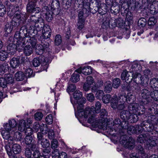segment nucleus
Listing matches in <instances>:
<instances>
[{
  "mask_svg": "<svg viewBox=\"0 0 158 158\" xmlns=\"http://www.w3.org/2000/svg\"><path fill=\"white\" fill-rule=\"evenodd\" d=\"M6 8L2 3L0 2V17H3L6 14Z\"/></svg>",
  "mask_w": 158,
  "mask_h": 158,
  "instance_id": "nucleus-47",
  "label": "nucleus"
},
{
  "mask_svg": "<svg viewBox=\"0 0 158 158\" xmlns=\"http://www.w3.org/2000/svg\"><path fill=\"white\" fill-rule=\"evenodd\" d=\"M127 101L128 102H133L135 99V95L133 93L130 92L128 93L127 95Z\"/></svg>",
  "mask_w": 158,
  "mask_h": 158,
  "instance_id": "nucleus-53",
  "label": "nucleus"
},
{
  "mask_svg": "<svg viewBox=\"0 0 158 158\" xmlns=\"http://www.w3.org/2000/svg\"><path fill=\"white\" fill-rule=\"evenodd\" d=\"M104 92L102 90H98L96 91L95 96L97 99H100L104 96Z\"/></svg>",
  "mask_w": 158,
  "mask_h": 158,
  "instance_id": "nucleus-52",
  "label": "nucleus"
},
{
  "mask_svg": "<svg viewBox=\"0 0 158 158\" xmlns=\"http://www.w3.org/2000/svg\"><path fill=\"white\" fill-rule=\"evenodd\" d=\"M9 68V66L6 62H4L2 64H0V74H4L6 72Z\"/></svg>",
  "mask_w": 158,
  "mask_h": 158,
  "instance_id": "nucleus-36",
  "label": "nucleus"
},
{
  "mask_svg": "<svg viewBox=\"0 0 158 158\" xmlns=\"http://www.w3.org/2000/svg\"><path fill=\"white\" fill-rule=\"evenodd\" d=\"M104 90L106 93H109L112 89V83L110 81H107L104 84Z\"/></svg>",
  "mask_w": 158,
  "mask_h": 158,
  "instance_id": "nucleus-39",
  "label": "nucleus"
},
{
  "mask_svg": "<svg viewBox=\"0 0 158 158\" xmlns=\"http://www.w3.org/2000/svg\"><path fill=\"white\" fill-rule=\"evenodd\" d=\"M25 143L27 145H30L29 147L31 150H34L33 147H35L34 144V141L32 142V138L31 136H26L25 139Z\"/></svg>",
  "mask_w": 158,
  "mask_h": 158,
  "instance_id": "nucleus-33",
  "label": "nucleus"
},
{
  "mask_svg": "<svg viewBox=\"0 0 158 158\" xmlns=\"http://www.w3.org/2000/svg\"><path fill=\"white\" fill-rule=\"evenodd\" d=\"M61 42V36L60 35H57L55 38V43L56 45H59Z\"/></svg>",
  "mask_w": 158,
  "mask_h": 158,
  "instance_id": "nucleus-58",
  "label": "nucleus"
},
{
  "mask_svg": "<svg viewBox=\"0 0 158 158\" xmlns=\"http://www.w3.org/2000/svg\"><path fill=\"white\" fill-rule=\"evenodd\" d=\"M107 121V119L106 118V122H105L106 123V124H107L106 126V125H104V123H103V126L105 128V130L108 129V130L109 131V133L110 134L114 135V133H113V132L114 131L115 132H116V131L118 130L117 128H119L120 127L121 123L119 119L118 118H116L114 120L113 122V127L112 128L111 127L110 128L109 127H108ZM103 130H104L103 129Z\"/></svg>",
  "mask_w": 158,
  "mask_h": 158,
  "instance_id": "nucleus-15",
  "label": "nucleus"
},
{
  "mask_svg": "<svg viewBox=\"0 0 158 158\" xmlns=\"http://www.w3.org/2000/svg\"><path fill=\"white\" fill-rule=\"evenodd\" d=\"M35 42L33 44V41L31 40H28L27 42L26 41L23 46V49L19 52H21L22 50L23 51V52L26 56H29L33 52V48H34L36 46L37 44V40L34 37Z\"/></svg>",
  "mask_w": 158,
  "mask_h": 158,
  "instance_id": "nucleus-9",
  "label": "nucleus"
},
{
  "mask_svg": "<svg viewBox=\"0 0 158 158\" xmlns=\"http://www.w3.org/2000/svg\"><path fill=\"white\" fill-rule=\"evenodd\" d=\"M22 1L21 0H19L18 3L17 4V6H15L12 5H10L9 6V7L7 8L8 10V9L9 11H8L9 15H10L11 16L14 15L15 12L16 11H19L20 13V11L19 10V6H20L22 5ZM21 18L25 20L26 19V17L23 15L21 13Z\"/></svg>",
  "mask_w": 158,
  "mask_h": 158,
  "instance_id": "nucleus-17",
  "label": "nucleus"
},
{
  "mask_svg": "<svg viewBox=\"0 0 158 158\" xmlns=\"http://www.w3.org/2000/svg\"><path fill=\"white\" fill-rule=\"evenodd\" d=\"M113 97L114 96L112 97L111 95L109 94H106L104 95L102 98V100L103 103L104 104H108L110 102L111 106V100Z\"/></svg>",
  "mask_w": 158,
  "mask_h": 158,
  "instance_id": "nucleus-35",
  "label": "nucleus"
},
{
  "mask_svg": "<svg viewBox=\"0 0 158 158\" xmlns=\"http://www.w3.org/2000/svg\"><path fill=\"white\" fill-rule=\"evenodd\" d=\"M26 126V124L25 120H21L19 122L18 128V130L22 132L25 130Z\"/></svg>",
  "mask_w": 158,
  "mask_h": 158,
  "instance_id": "nucleus-45",
  "label": "nucleus"
},
{
  "mask_svg": "<svg viewBox=\"0 0 158 158\" xmlns=\"http://www.w3.org/2000/svg\"><path fill=\"white\" fill-rule=\"evenodd\" d=\"M10 65L13 68L18 67L20 64V61L18 58L13 57L10 61Z\"/></svg>",
  "mask_w": 158,
  "mask_h": 158,
  "instance_id": "nucleus-34",
  "label": "nucleus"
},
{
  "mask_svg": "<svg viewBox=\"0 0 158 158\" xmlns=\"http://www.w3.org/2000/svg\"><path fill=\"white\" fill-rule=\"evenodd\" d=\"M150 85L152 88L153 89L158 88V83L157 79L154 78L151 79L150 82Z\"/></svg>",
  "mask_w": 158,
  "mask_h": 158,
  "instance_id": "nucleus-46",
  "label": "nucleus"
},
{
  "mask_svg": "<svg viewBox=\"0 0 158 158\" xmlns=\"http://www.w3.org/2000/svg\"><path fill=\"white\" fill-rule=\"evenodd\" d=\"M70 95V101L71 103L73 105V107L75 109L76 108L77 110V106L78 105H80L82 104V105L86 102V99L85 98H81L82 97V93L80 92L79 90H76L73 93V96L76 101H73L72 99V96L71 94ZM77 111V110L76 112ZM76 112H75V113Z\"/></svg>",
  "mask_w": 158,
  "mask_h": 158,
  "instance_id": "nucleus-8",
  "label": "nucleus"
},
{
  "mask_svg": "<svg viewBox=\"0 0 158 158\" xmlns=\"http://www.w3.org/2000/svg\"><path fill=\"white\" fill-rule=\"evenodd\" d=\"M44 150H46V151L48 150L49 151V154L50 156V149H44L42 153V155H41V154L40 152V151L37 149H35L34 152L33 154V158H43V156H44Z\"/></svg>",
  "mask_w": 158,
  "mask_h": 158,
  "instance_id": "nucleus-32",
  "label": "nucleus"
},
{
  "mask_svg": "<svg viewBox=\"0 0 158 158\" xmlns=\"http://www.w3.org/2000/svg\"><path fill=\"white\" fill-rule=\"evenodd\" d=\"M142 109H144V106L140 105L136 103L130 104L128 107V111L123 110L120 114V118L123 120V121H127L131 123L136 122L138 120V115L140 114L138 111Z\"/></svg>",
  "mask_w": 158,
  "mask_h": 158,
  "instance_id": "nucleus-2",
  "label": "nucleus"
},
{
  "mask_svg": "<svg viewBox=\"0 0 158 158\" xmlns=\"http://www.w3.org/2000/svg\"><path fill=\"white\" fill-rule=\"evenodd\" d=\"M120 79L118 78L114 79L113 81L112 85L114 88H118L120 85Z\"/></svg>",
  "mask_w": 158,
  "mask_h": 158,
  "instance_id": "nucleus-55",
  "label": "nucleus"
},
{
  "mask_svg": "<svg viewBox=\"0 0 158 158\" xmlns=\"http://www.w3.org/2000/svg\"><path fill=\"white\" fill-rule=\"evenodd\" d=\"M8 56V53L6 51L1 50L0 51V60L4 61L6 60Z\"/></svg>",
  "mask_w": 158,
  "mask_h": 158,
  "instance_id": "nucleus-42",
  "label": "nucleus"
},
{
  "mask_svg": "<svg viewBox=\"0 0 158 158\" xmlns=\"http://www.w3.org/2000/svg\"><path fill=\"white\" fill-rule=\"evenodd\" d=\"M101 107V103L98 101L96 102L95 104V107L92 106L91 108H87L84 109V106L82 104L78 105L77 106V111L75 113V115L78 118L79 121L81 123L78 116L81 118H88V122L92 124V126L94 128H98L100 129L105 130V128L103 126L104 125L107 124L105 123L107 113L105 109H102L100 113V118L98 120H96L94 118V114L99 113L100 111Z\"/></svg>",
  "mask_w": 158,
  "mask_h": 158,
  "instance_id": "nucleus-1",
  "label": "nucleus"
},
{
  "mask_svg": "<svg viewBox=\"0 0 158 158\" xmlns=\"http://www.w3.org/2000/svg\"><path fill=\"white\" fill-rule=\"evenodd\" d=\"M92 68L89 66H86L84 67H80L76 70V72L79 73H82L85 75H89L92 73Z\"/></svg>",
  "mask_w": 158,
  "mask_h": 158,
  "instance_id": "nucleus-23",
  "label": "nucleus"
},
{
  "mask_svg": "<svg viewBox=\"0 0 158 158\" xmlns=\"http://www.w3.org/2000/svg\"><path fill=\"white\" fill-rule=\"evenodd\" d=\"M10 15V17L13 16V17L12 21L11 22L7 23L5 25L4 35L6 37L8 36L11 33L14 27L18 25L20 23V21L22 20V19H21V13L19 11H16L14 15L12 16Z\"/></svg>",
  "mask_w": 158,
  "mask_h": 158,
  "instance_id": "nucleus-5",
  "label": "nucleus"
},
{
  "mask_svg": "<svg viewBox=\"0 0 158 158\" xmlns=\"http://www.w3.org/2000/svg\"><path fill=\"white\" fill-rule=\"evenodd\" d=\"M84 20L83 19H78L77 25V27L79 30H82L84 27Z\"/></svg>",
  "mask_w": 158,
  "mask_h": 158,
  "instance_id": "nucleus-49",
  "label": "nucleus"
},
{
  "mask_svg": "<svg viewBox=\"0 0 158 158\" xmlns=\"http://www.w3.org/2000/svg\"><path fill=\"white\" fill-rule=\"evenodd\" d=\"M156 23V20L154 17H151L149 18L148 23L149 25H154Z\"/></svg>",
  "mask_w": 158,
  "mask_h": 158,
  "instance_id": "nucleus-64",
  "label": "nucleus"
},
{
  "mask_svg": "<svg viewBox=\"0 0 158 158\" xmlns=\"http://www.w3.org/2000/svg\"><path fill=\"white\" fill-rule=\"evenodd\" d=\"M111 107L114 110H122L124 109L125 106L123 102H120V101H118L117 96L114 95L111 100Z\"/></svg>",
  "mask_w": 158,
  "mask_h": 158,
  "instance_id": "nucleus-16",
  "label": "nucleus"
},
{
  "mask_svg": "<svg viewBox=\"0 0 158 158\" xmlns=\"http://www.w3.org/2000/svg\"><path fill=\"white\" fill-rule=\"evenodd\" d=\"M39 129L43 134L48 133V138L49 139H52L54 138V133L52 129L48 128L45 124L41 123H35L33 127V131L37 132Z\"/></svg>",
  "mask_w": 158,
  "mask_h": 158,
  "instance_id": "nucleus-7",
  "label": "nucleus"
},
{
  "mask_svg": "<svg viewBox=\"0 0 158 158\" xmlns=\"http://www.w3.org/2000/svg\"><path fill=\"white\" fill-rule=\"evenodd\" d=\"M135 0H119V4L121 6V11L126 15V18L129 23L133 22V15L132 13L129 11V9L136 8Z\"/></svg>",
  "mask_w": 158,
  "mask_h": 158,
  "instance_id": "nucleus-4",
  "label": "nucleus"
},
{
  "mask_svg": "<svg viewBox=\"0 0 158 158\" xmlns=\"http://www.w3.org/2000/svg\"><path fill=\"white\" fill-rule=\"evenodd\" d=\"M9 123L4 124L3 125L4 128L5 129L10 130H11L13 131H15V127L16 125V122L14 119H12L9 120Z\"/></svg>",
  "mask_w": 158,
  "mask_h": 158,
  "instance_id": "nucleus-29",
  "label": "nucleus"
},
{
  "mask_svg": "<svg viewBox=\"0 0 158 158\" xmlns=\"http://www.w3.org/2000/svg\"><path fill=\"white\" fill-rule=\"evenodd\" d=\"M2 136L4 139H8L10 137H12L14 139H19L21 137V133L18 131H15L11 130H7L5 129L1 132Z\"/></svg>",
  "mask_w": 158,
  "mask_h": 158,
  "instance_id": "nucleus-13",
  "label": "nucleus"
},
{
  "mask_svg": "<svg viewBox=\"0 0 158 158\" xmlns=\"http://www.w3.org/2000/svg\"><path fill=\"white\" fill-rule=\"evenodd\" d=\"M45 48L41 44H38L36 47L35 51L36 54L38 55H42L44 51Z\"/></svg>",
  "mask_w": 158,
  "mask_h": 158,
  "instance_id": "nucleus-38",
  "label": "nucleus"
},
{
  "mask_svg": "<svg viewBox=\"0 0 158 158\" xmlns=\"http://www.w3.org/2000/svg\"><path fill=\"white\" fill-rule=\"evenodd\" d=\"M120 6L118 2L114 0V2L112 4V6L110 7L111 12L114 14H117L119 12Z\"/></svg>",
  "mask_w": 158,
  "mask_h": 158,
  "instance_id": "nucleus-28",
  "label": "nucleus"
},
{
  "mask_svg": "<svg viewBox=\"0 0 158 158\" xmlns=\"http://www.w3.org/2000/svg\"><path fill=\"white\" fill-rule=\"evenodd\" d=\"M15 80L13 75L10 74H6L4 77L0 78V85L6 90L7 84H12L14 83Z\"/></svg>",
  "mask_w": 158,
  "mask_h": 158,
  "instance_id": "nucleus-11",
  "label": "nucleus"
},
{
  "mask_svg": "<svg viewBox=\"0 0 158 158\" xmlns=\"http://www.w3.org/2000/svg\"><path fill=\"white\" fill-rule=\"evenodd\" d=\"M150 71L149 69L145 70L144 75L140 77V84L143 86H146L148 85L149 78L151 76Z\"/></svg>",
  "mask_w": 158,
  "mask_h": 158,
  "instance_id": "nucleus-19",
  "label": "nucleus"
},
{
  "mask_svg": "<svg viewBox=\"0 0 158 158\" xmlns=\"http://www.w3.org/2000/svg\"><path fill=\"white\" fill-rule=\"evenodd\" d=\"M24 73L25 76L28 77H33L35 76V73L33 70L29 68L25 70Z\"/></svg>",
  "mask_w": 158,
  "mask_h": 158,
  "instance_id": "nucleus-44",
  "label": "nucleus"
},
{
  "mask_svg": "<svg viewBox=\"0 0 158 158\" xmlns=\"http://www.w3.org/2000/svg\"><path fill=\"white\" fill-rule=\"evenodd\" d=\"M118 101H120V102H123L124 103V102L126 101H127V102L128 103L127 101V95L125 94H122L120 95L118 98Z\"/></svg>",
  "mask_w": 158,
  "mask_h": 158,
  "instance_id": "nucleus-50",
  "label": "nucleus"
},
{
  "mask_svg": "<svg viewBox=\"0 0 158 158\" xmlns=\"http://www.w3.org/2000/svg\"><path fill=\"white\" fill-rule=\"evenodd\" d=\"M77 72H75L73 73L71 78V81L73 82L76 83L80 80V75L77 73Z\"/></svg>",
  "mask_w": 158,
  "mask_h": 158,
  "instance_id": "nucleus-43",
  "label": "nucleus"
},
{
  "mask_svg": "<svg viewBox=\"0 0 158 158\" xmlns=\"http://www.w3.org/2000/svg\"><path fill=\"white\" fill-rule=\"evenodd\" d=\"M32 152L31 150L29 148H27L26 149L25 152V156L27 158H32Z\"/></svg>",
  "mask_w": 158,
  "mask_h": 158,
  "instance_id": "nucleus-63",
  "label": "nucleus"
},
{
  "mask_svg": "<svg viewBox=\"0 0 158 158\" xmlns=\"http://www.w3.org/2000/svg\"><path fill=\"white\" fill-rule=\"evenodd\" d=\"M51 6L53 9H59L60 6L58 0H52L51 4Z\"/></svg>",
  "mask_w": 158,
  "mask_h": 158,
  "instance_id": "nucleus-48",
  "label": "nucleus"
},
{
  "mask_svg": "<svg viewBox=\"0 0 158 158\" xmlns=\"http://www.w3.org/2000/svg\"><path fill=\"white\" fill-rule=\"evenodd\" d=\"M85 82L89 84L91 86L92 85L95 86L96 85L93 77L90 76H89L87 77Z\"/></svg>",
  "mask_w": 158,
  "mask_h": 158,
  "instance_id": "nucleus-54",
  "label": "nucleus"
},
{
  "mask_svg": "<svg viewBox=\"0 0 158 158\" xmlns=\"http://www.w3.org/2000/svg\"><path fill=\"white\" fill-rule=\"evenodd\" d=\"M76 89V86L75 84L70 85L68 87L67 91L70 95V93L73 92Z\"/></svg>",
  "mask_w": 158,
  "mask_h": 158,
  "instance_id": "nucleus-56",
  "label": "nucleus"
},
{
  "mask_svg": "<svg viewBox=\"0 0 158 158\" xmlns=\"http://www.w3.org/2000/svg\"><path fill=\"white\" fill-rule=\"evenodd\" d=\"M140 128H142V127L139 125H137L135 126H130L127 128V132L130 135L133 133L138 134L142 130Z\"/></svg>",
  "mask_w": 158,
  "mask_h": 158,
  "instance_id": "nucleus-24",
  "label": "nucleus"
},
{
  "mask_svg": "<svg viewBox=\"0 0 158 158\" xmlns=\"http://www.w3.org/2000/svg\"><path fill=\"white\" fill-rule=\"evenodd\" d=\"M35 6V3L34 2H29L27 6V10L29 13L34 12L35 13H38L41 10L40 9L39 7Z\"/></svg>",
  "mask_w": 158,
  "mask_h": 158,
  "instance_id": "nucleus-21",
  "label": "nucleus"
},
{
  "mask_svg": "<svg viewBox=\"0 0 158 158\" xmlns=\"http://www.w3.org/2000/svg\"><path fill=\"white\" fill-rule=\"evenodd\" d=\"M146 19L144 18H141L138 21V25L140 28H143L145 27L147 24Z\"/></svg>",
  "mask_w": 158,
  "mask_h": 158,
  "instance_id": "nucleus-41",
  "label": "nucleus"
},
{
  "mask_svg": "<svg viewBox=\"0 0 158 158\" xmlns=\"http://www.w3.org/2000/svg\"><path fill=\"white\" fill-rule=\"evenodd\" d=\"M45 121L47 124H51L53 122V117L52 114H50L46 116Z\"/></svg>",
  "mask_w": 158,
  "mask_h": 158,
  "instance_id": "nucleus-61",
  "label": "nucleus"
},
{
  "mask_svg": "<svg viewBox=\"0 0 158 158\" xmlns=\"http://www.w3.org/2000/svg\"><path fill=\"white\" fill-rule=\"evenodd\" d=\"M158 94V90H153L151 92V100L152 99L155 101H157Z\"/></svg>",
  "mask_w": 158,
  "mask_h": 158,
  "instance_id": "nucleus-57",
  "label": "nucleus"
},
{
  "mask_svg": "<svg viewBox=\"0 0 158 158\" xmlns=\"http://www.w3.org/2000/svg\"><path fill=\"white\" fill-rule=\"evenodd\" d=\"M43 116L42 113L40 112H36L34 115V118L36 120H40L42 119Z\"/></svg>",
  "mask_w": 158,
  "mask_h": 158,
  "instance_id": "nucleus-59",
  "label": "nucleus"
},
{
  "mask_svg": "<svg viewBox=\"0 0 158 158\" xmlns=\"http://www.w3.org/2000/svg\"><path fill=\"white\" fill-rule=\"evenodd\" d=\"M24 74L22 71H19L15 74V77L16 81H20L23 80L25 77Z\"/></svg>",
  "mask_w": 158,
  "mask_h": 158,
  "instance_id": "nucleus-37",
  "label": "nucleus"
},
{
  "mask_svg": "<svg viewBox=\"0 0 158 158\" xmlns=\"http://www.w3.org/2000/svg\"><path fill=\"white\" fill-rule=\"evenodd\" d=\"M50 27L48 25H44L42 28V33L43 36L45 39L49 38L51 36Z\"/></svg>",
  "mask_w": 158,
  "mask_h": 158,
  "instance_id": "nucleus-27",
  "label": "nucleus"
},
{
  "mask_svg": "<svg viewBox=\"0 0 158 158\" xmlns=\"http://www.w3.org/2000/svg\"><path fill=\"white\" fill-rule=\"evenodd\" d=\"M120 143L126 148L131 149L135 146L134 140L132 139L126 135H123L120 137Z\"/></svg>",
  "mask_w": 158,
  "mask_h": 158,
  "instance_id": "nucleus-10",
  "label": "nucleus"
},
{
  "mask_svg": "<svg viewBox=\"0 0 158 158\" xmlns=\"http://www.w3.org/2000/svg\"><path fill=\"white\" fill-rule=\"evenodd\" d=\"M151 92L148 90L144 89L141 90V95L143 99L146 100L148 102H149L151 100Z\"/></svg>",
  "mask_w": 158,
  "mask_h": 158,
  "instance_id": "nucleus-30",
  "label": "nucleus"
},
{
  "mask_svg": "<svg viewBox=\"0 0 158 158\" xmlns=\"http://www.w3.org/2000/svg\"><path fill=\"white\" fill-rule=\"evenodd\" d=\"M129 73H131V74L132 72H129L126 70H124L121 75L122 79L123 80L128 81L129 79V77L131 78V76H130Z\"/></svg>",
  "mask_w": 158,
  "mask_h": 158,
  "instance_id": "nucleus-40",
  "label": "nucleus"
},
{
  "mask_svg": "<svg viewBox=\"0 0 158 158\" xmlns=\"http://www.w3.org/2000/svg\"><path fill=\"white\" fill-rule=\"evenodd\" d=\"M28 22L30 23V27L29 30H36L37 31H40L42 27H40L39 25V20L38 18H36L35 15H31L30 18L28 20Z\"/></svg>",
  "mask_w": 158,
  "mask_h": 158,
  "instance_id": "nucleus-14",
  "label": "nucleus"
},
{
  "mask_svg": "<svg viewBox=\"0 0 158 158\" xmlns=\"http://www.w3.org/2000/svg\"><path fill=\"white\" fill-rule=\"evenodd\" d=\"M16 50L19 51L17 48L16 44L14 43L10 44L7 46V52L11 55H13Z\"/></svg>",
  "mask_w": 158,
  "mask_h": 158,
  "instance_id": "nucleus-31",
  "label": "nucleus"
},
{
  "mask_svg": "<svg viewBox=\"0 0 158 158\" xmlns=\"http://www.w3.org/2000/svg\"><path fill=\"white\" fill-rule=\"evenodd\" d=\"M42 147L44 148H47L50 145L49 141L46 139H43L41 141Z\"/></svg>",
  "mask_w": 158,
  "mask_h": 158,
  "instance_id": "nucleus-51",
  "label": "nucleus"
},
{
  "mask_svg": "<svg viewBox=\"0 0 158 158\" xmlns=\"http://www.w3.org/2000/svg\"><path fill=\"white\" fill-rule=\"evenodd\" d=\"M5 148L9 156H12L13 153L15 154H19L21 151V146L17 143L13 144L12 146L11 149L10 145L7 144L6 145Z\"/></svg>",
  "mask_w": 158,
  "mask_h": 158,
  "instance_id": "nucleus-12",
  "label": "nucleus"
},
{
  "mask_svg": "<svg viewBox=\"0 0 158 158\" xmlns=\"http://www.w3.org/2000/svg\"><path fill=\"white\" fill-rule=\"evenodd\" d=\"M51 57L50 56L47 57H44V56H42L40 59L38 57L34 58L32 61L33 64L35 67H37L39 66L42 61L46 63L50 62L51 61Z\"/></svg>",
  "mask_w": 158,
  "mask_h": 158,
  "instance_id": "nucleus-22",
  "label": "nucleus"
},
{
  "mask_svg": "<svg viewBox=\"0 0 158 158\" xmlns=\"http://www.w3.org/2000/svg\"><path fill=\"white\" fill-rule=\"evenodd\" d=\"M151 127V129L147 128L148 132L139 135L137 139L138 141L140 143L146 142L147 147L149 149L156 146L158 142V131L155 130L152 131L154 127L152 126Z\"/></svg>",
  "mask_w": 158,
  "mask_h": 158,
  "instance_id": "nucleus-3",
  "label": "nucleus"
},
{
  "mask_svg": "<svg viewBox=\"0 0 158 158\" xmlns=\"http://www.w3.org/2000/svg\"><path fill=\"white\" fill-rule=\"evenodd\" d=\"M148 6L149 7L151 13H155L156 12L155 7L158 6V2L156 0H147Z\"/></svg>",
  "mask_w": 158,
  "mask_h": 158,
  "instance_id": "nucleus-25",
  "label": "nucleus"
},
{
  "mask_svg": "<svg viewBox=\"0 0 158 158\" xmlns=\"http://www.w3.org/2000/svg\"><path fill=\"white\" fill-rule=\"evenodd\" d=\"M60 153L59 150L58 149L53 150L52 153V158H58V156Z\"/></svg>",
  "mask_w": 158,
  "mask_h": 158,
  "instance_id": "nucleus-62",
  "label": "nucleus"
},
{
  "mask_svg": "<svg viewBox=\"0 0 158 158\" xmlns=\"http://www.w3.org/2000/svg\"><path fill=\"white\" fill-rule=\"evenodd\" d=\"M20 33L19 31H16L14 35V43L16 44L17 48L19 51H20L23 49V47L26 41L27 42L28 40H31L33 42V44L35 41L34 39V37H30L26 36L22 38L20 35Z\"/></svg>",
  "mask_w": 158,
  "mask_h": 158,
  "instance_id": "nucleus-6",
  "label": "nucleus"
},
{
  "mask_svg": "<svg viewBox=\"0 0 158 158\" xmlns=\"http://www.w3.org/2000/svg\"><path fill=\"white\" fill-rule=\"evenodd\" d=\"M110 23L113 28L116 27L122 28L125 26L124 22L121 18L117 19H111L110 20Z\"/></svg>",
  "mask_w": 158,
  "mask_h": 158,
  "instance_id": "nucleus-20",
  "label": "nucleus"
},
{
  "mask_svg": "<svg viewBox=\"0 0 158 158\" xmlns=\"http://www.w3.org/2000/svg\"><path fill=\"white\" fill-rule=\"evenodd\" d=\"M137 149L139 153L141 154V156L142 158H158V156L155 155L149 156L148 154L145 153L143 148L141 145L138 146Z\"/></svg>",
  "mask_w": 158,
  "mask_h": 158,
  "instance_id": "nucleus-26",
  "label": "nucleus"
},
{
  "mask_svg": "<svg viewBox=\"0 0 158 158\" xmlns=\"http://www.w3.org/2000/svg\"><path fill=\"white\" fill-rule=\"evenodd\" d=\"M51 146L53 150L56 149L58 146L57 140L56 139H53L51 142Z\"/></svg>",
  "mask_w": 158,
  "mask_h": 158,
  "instance_id": "nucleus-60",
  "label": "nucleus"
},
{
  "mask_svg": "<svg viewBox=\"0 0 158 158\" xmlns=\"http://www.w3.org/2000/svg\"><path fill=\"white\" fill-rule=\"evenodd\" d=\"M95 4L98 8L99 13L102 15L105 14L109 9L110 7L103 3H101V0H95Z\"/></svg>",
  "mask_w": 158,
  "mask_h": 158,
  "instance_id": "nucleus-18",
  "label": "nucleus"
}]
</instances>
